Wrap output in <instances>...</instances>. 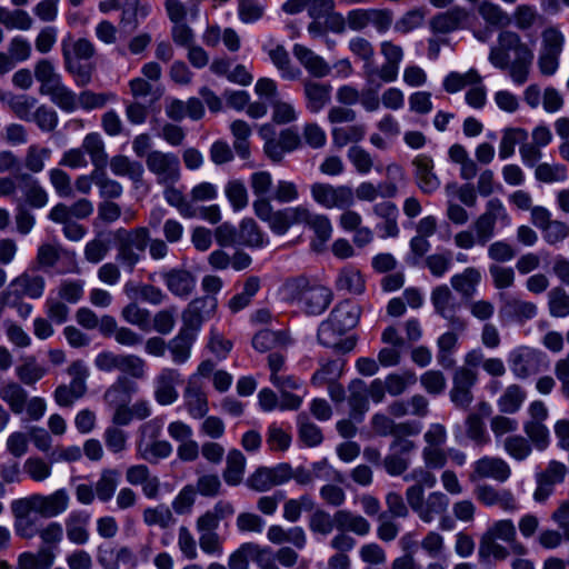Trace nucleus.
<instances>
[{
    "label": "nucleus",
    "mask_w": 569,
    "mask_h": 569,
    "mask_svg": "<svg viewBox=\"0 0 569 569\" xmlns=\"http://www.w3.org/2000/svg\"><path fill=\"white\" fill-rule=\"evenodd\" d=\"M533 58L532 49L511 30H502L498 34L497 44L491 47L488 57L495 68L508 70L511 81L517 86L528 81Z\"/></svg>",
    "instance_id": "nucleus-1"
},
{
    "label": "nucleus",
    "mask_w": 569,
    "mask_h": 569,
    "mask_svg": "<svg viewBox=\"0 0 569 569\" xmlns=\"http://www.w3.org/2000/svg\"><path fill=\"white\" fill-rule=\"evenodd\" d=\"M283 292L288 300L297 302L309 315L322 313L332 300L330 289L310 286L309 280L303 277L286 281Z\"/></svg>",
    "instance_id": "nucleus-2"
},
{
    "label": "nucleus",
    "mask_w": 569,
    "mask_h": 569,
    "mask_svg": "<svg viewBox=\"0 0 569 569\" xmlns=\"http://www.w3.org/2000/svg\"><path fill=\"white\" fill-rule=\"evenodd\" d=\"M116 240L117 262L128 273L134 271L136 266L143 259L149 242V229L139 227L127 230L119 228L113 233Z\"/></svg>",
    "instance_id": "nucleus-3"
},
{
    "label": "nucleus",
    "mask_w": 569,
    "mask_h": 569,
    "mask_svg": "<svg viewBox=\"0 0 569 569\" xmlns=\"http://www.w3.org/2000/svg\"><path fill=\"white\" fill-rule=\"evenodd\" d=\"M386 173L389 178V181L380 182L377 186L370 181H363L359 183L356 190H353L355 200L358 199L360 201L373 202L378 197H397L399 192L397 182H406V172L401 166L397 163H390L386 168Z\"/></svg>",
    "instance_id": "nucleus-4"
},
{
    "label": "nucleus",
    "mask_w": 569,
    "mask_h": 569,
    "mask_svg": "<svg viewBox=\"0 0 569 569\" xmlns=\"http://www.w3.org/2000/svg\"><path fill=\"white\" fill-rule=\"evenodd\" d=\"M565 36L558 28L549 27L542 31L537 60L539 72L542 76L551 77L558 71Z\"/></svg>",
    "instance_id": "nucleus-5"
},
{
    "label": "nucleus",
    "mask_w": 569,
    "mask_h": 569,
    "mask_svg": "<svg viewBox=\"0 0 569 569\" xmlns=\"http://www.w3.org/2000/svg\"><path fill=\"white\" fill-rule=\"evenodd\" d=\"M311 197L326 209L345 210L355 206L353 189L348 184L315 182L310 187Z\"/></svg>",
    "instance_id": "nucleus-6"
},
{
    "label": "nucleus",
    "mask_w": 569,
    "mask_h": 569,
    "mask_svg": "<svg viewBox=\"0 0 569 569\" xmlns=\"http://www.w3.org/2000/svg\"><path fill=\"white\" fill-rule=\"evenodd\" d=\"M148 170L156 176L161 186L176 184L180 180V160L170 152L150 151L146 158Z\"/></svg>",
    "instance_id": "nucleus-7"
},
{
    "label": "nucleus",
    "mask_w": 569,
    "mask_h": 569,
    "mask_svg": "<svg viewBox=\"0 0 569 569\" xmlns=\"http://www.w3.org/2000/svg\"><path fill=\"white\" fill-rule=\"evenodd\" d=\"M430 300L437 315L446 319L455 329H465V322L457 316L460 305L447 284L433 288Z\"/></svg>",
    "instance_id": "nucleus-8"
},
{
    "label": "nucleus",
    "mask_w": 569,
    "mask_h": 569,
    "mask_svg": "<svg viewBox=\"0 0 569 569\" xmlns=\"http://www.w3.org/2000/svg\"><path fill=\"white\" fill-rule=\"evenodd\" d=\"M478 381L477 370L469 368L456 369L452 377L450 400L463 410H467L473 401L472 388Z\"/></svg>",
    "instance_id": "nucleus-9"
},
{
    "label": "nucleus",
    "mask_w": 569,
    "mask_h": 569,
    "mask_svg": "<svg viewBox=\"0 0 569 569\" xmlns=\"http://www.w3.org/2000/svg\"><path fill=\"white\" fill-rule=\"evenodd\" d=\"M181 383V375L177 369L163 368L153 379V397L160 406H171L178 398L177 387Z\"/></svg>",
    "instance_id": "nucleus-10"
},
{
    "label": "nucleus",
    "mask_w": 569,
    "mask_h": 569,
    "mask_svg": "<svg viewBox=\"0 0 569 569\" xmlns=\"http://www.w3.org/2000/svg\"><path fill=\"white\" fill-rule=\"evenodd\" d=\"M567 475V467L557 460H551L547 468L536 473V502H545L555 491V486L561 483Z\"/></svg>",
    "instance_id": "nucleus-11"
},
{
    "label": "nucleus",
    "mask_w": 569,
    "mask_h": 569,
    "mask_svg": "<svg viewBox=\"0 0 569 569\" xmlns=\"http://www.w3.org/2000/svg\"><path fill=\"white\" fill-rule=\"evenodd\" d=\"M218 307L216 296H203L191 300L182 311L183 326L198 331L201 325L213 317Z\"/></svg>",
    "instance_id": "nucleus-12"
},
{
    "label": "nucleus",
    "mask_w": 569,
    "mask_h": 569,
    "mask_svg": "<svg viewBox=\"0 0 569 569\" xmlns=\"http://www.w3.org/2000/svg\"><path fill=\"white\" fill-rule=\"evenodd\" d=\"M46 288V280L42 276L23 272L14 278L8 289L4 291L7 300L16 298V300L28 297L30 299H39L42 297Z\"/></svg>",
    "instance_id": "nucleus-13"
},
{
    "label": "nucleus",
    "mask_w": 569,
    "mask_h": 569,
    "mask_svg": "<svg viewBox=\"0 0 569 569\" xmlns=\"http://www.w3.org/2000/svg\"><path fill=\"white\" fill-rule=\"evenodd\" d=\"M541 353L529 347H519L509 355L512 373L519 379H526L540 370Z\"/></svg>",
    "instance_id": "nucleus-14"
},
{
    "label": "nucleus",
    "mask_w": 569,
    "mask_h": 569,
    "mask_svg": "<svg viewBox=\"0 0 569 569\" xmlns=\"http://www.w3.org/2000/svg\"><path fill=\"white\" fill-rule=\"evenodd\" d=\"M511 476L509 465L498 457H483L473 463V470L469 475L471 482L491 478L498 482L507 481Z\"/></svg>",
    "instance_id": "nucleus-15"
},
{
    "label": "nucleus",
    "mask_w": 569,
    "mask_h": 569,
    "mask_svg": "<svg viewBox=\"0 0 569 569\" xmlns=\"http://www.w3.org/2000/svg\"><path fill=\"white\" fill-rule=\"evenodd\" d=\"M346 331L333 325L330 320L321 322L318 329V341L326 348L333 349L337 353H348L356 346L353 337L343 338Z\"/></svg>",
    "instance_id": "nucleus-16"
},
{
    "label": "nucleus",
    "mask_w": 569,
    "mask_h": 569,
    "mask_svg": "<svg viewBox=\"0 0 569 569\" xmlns=\"http://www.w3.org/2000/svg\"><path fill=\"white\" fill-rule=\"evenodd\" d=\"M478 501L487 507L498 506L506 512H515L519 506L516 497L509 489H497L490 485H479L475 488Z\"/></svg>",
    "instance_id": "nucleus-17"
},
{
    "label": "nucleus",
    "mask_w": 569,
    "mask_h": 569,
    "mask_svg": "<svg viewBox=\"0 0 569 569\" xmlns=\"http://www.w3.org/2000/svg\"><path fill=\"white\" fill-rule=\"evenodd\" d=\"M167 289L178 298L187 299L196 288V276L184 268H172L161 272Z\"/></svg>",
    "instance_id": "nucleus-18"
},
{
    "label": "nucleus",
    "mask_w": 569,
    "mask_h": 569,
    "mask_svg": "<svg viewBox=\"0 0 569 569\" xmlns=\"http://www.w3.org/2000/svg\"><path fill=\"white\" fill-rule=\"evenodd\" d=\"M184 406L193 419L204 418L209 411L208 398L196 376H190L183 391Z\"/></svg>",
    "instance_id": "nucleus-19"
},
{
    "label": "nucleus",
    "mask_w": 569,
    "mask_h": 569,
    "mask_svg": "<svg viewBox=\"0 0 569 569\" xmlns=\"http://www.w3.org/2000/svg\"><path fill=\"white\" fill-rule=\"evenodd\" d=\"M415 167V179L418 188L427 194L439 189L440 180L433 172V160L426 154H418L412 160Z\"/></svg>",
    "instance_id": "nucleus-20"
},
{
    "label": "nucleus",
    "mask_w": 569,
    "mask_h": 569,
    "mask_svg": "<svg viewBox=\"0 0 569 569\" xmlns=\"http://www.w3.org/2000/svg\"><path fill=\"white\" fill-rule=\"evenodd\" d=\"M302 84L306 108L311 113H319L331 101V84L311 79H305Z\"/></svg>",
    "instance_id": "nucleus-21"
},
{
    "label": "nucleus",
    "mask_w": 569,
    "mask_h": 569,
    "mask_svg": "<svg viewBox=\"0 0 569 569\" xmlns=\"http://www.w3.org/2000/svg\"><path fill=\"white\" fill-rule=\"evenodd\" d=\"M301 144L299 134L292 129H284L280 132L276 141L264 143L263 150L268 158L274 162L282 160L287 152L298 149Z\"/></svg>",
    "instance_id": "nucleus-22"
},
{
    "label": "nucleus",
    "mask_w": 569,
    "mask_h": 569,
    "mask_svg": "<svg viewBox=\"0 0 569 569\" xmlns=\"http://www.w3.org/2000/svg\"><path fill=\"white\" fill-rule=\"evenodd\" d=\"M38 513L43 518H53L64 512L69 507L70 497L66 489H58L50 495L36 493Z\"/></svg>",
    "instance_id": "nucleus-23"
},
{
    "label": "nucleus",
    "mask_w": 569,
    "mask_h": 569,
    "mask_svg": "<svg viewBox=\"0 0 569 569\" xmlns=\"http://www.w3.org/2000/svg\"><path fill=\"white\" fill-rule=\"evenodd\" d=\"M335 526L338 531L352 532L363 537L370 532V522L361 515L348 509H339L335 512Z\"/></svg>",
    "instance_id": "nucleus-24"
},
{
    "label": "nucleus",
    "mask_w": 569,
    "mask_h": 569,
    "mask_svg": "<svg viewBox=\"0 0 569 569\" xmlns=\"http://www.w3.org/2000/svg\"><path fill=\"white\" fill-rule=\"evenodd\" d=\"M196 332L197 331L183 326L178 335L169 341L168 350L174 363L182 365L188 361L191 356L192 345L196 340Z\"/></svg>",
    "instance_id": "nucleus-25"
},
{
    "label": "nucleus",
    "mask_w": 569,
    "mask_h": 569,
    "mask_svg": "<svg viewBox=\"0 0 569 569\" xmlns=\"http://www.w3.org/2000/svg\"><path fill=\"white\" fill-rule=\"evenodd\" d=\"M293 54L315 78H325L331 71L330 66L320 56L302 44L293 46Z\"/></svg>",
    "instance_id": "nucleus-26"
},
{
    "label": "nucleus",
    "mask_w": 569,
    "mask_h": 569,
    "mask_svg": "<svg viewBox=\"0 0 569 569\" xmlns=\"http://www.w3.org/2000/svg\"><path fill=\"white\" fill-rule=\"evenodd\" d=\"M359 318L360 307L350 300H345L332 309L328 320L347 332L356 327Z\"/></svg>",
    "instance_id": "nucleus-27"
},
{
    "label": "nucleus",
    "mask_w": 569,
    "mask_h": 569,
    "mask_svg": "<svg viewBox=\"0 0 569 569\" xmlns=\"http://www.w3.org/2000/svg\"><path fill=\"white\" fill-rule=\"evenodd\" d=\"M111 172L117 177H128L134 184L142 182L143 167L124 154L113 156L109 161Z\"/></svg>",
    "instance_id": "nucleus-28"
},
{
    "label": "nucleus",
    "mask_w": 569,
    "mask_h": 569,
    "mask_svg": "<svg viewBox=\"0 0 569 569\" xmlns=\"http://www.w3.org/2000/svg\"><path fill=\"white\" fill-rule=\"evenodd\" d=\"M449 503L450 500L446 493L441 491H432L427 496L426 501L417 516L422 522L430 523L436 517L447 513Z\"/></svg>",
    "instance_id": "nucleus-29"
},
{
    "label": "nucleus",
    "mask_w": 569,
    "mask_h": 569,
    "mask_svg": "<svg viewBox=\"0 0 569 569\" xmlns=\"http://www.w3.org/2000/svg\"><path fill=\"white\" fill-rule=\"evenodd\" d=\"M138 455L149 463H158L171 456L173 448L167 440L147 441L140 439L137 442Z\"/></svg>",
    "instance_id": "nucleus-30"
},
{
    "label": "nucleus",
    "mask_w": 569,
    "mask_h": 569,
    "mask_svg": "<svg viewBox=\"0 0 569 569\" xmlns=\"http://www.w3.org/2000/svg\"><path fill=\"white\" fill-rule=\"evenodd\" d=\"M480 281L481 273L475 267H468L450 278L452 289L465 298H471L477 292Z\"/></svg>",
    "instance_id": "nucleus-31"
},
{
    "label": "nucleus",
    "mask_w": 569,
    "mask_h": 569,
    "mask_svg": "<svg viewBox=\"0 0 569 569\" xmlns=\"http://www.w3.org/2000/svg\"><path fill=\"white\" fill-rule=\"evenodd\" d=\"M90 516L84 511H73L66 520V531L68 539L76 545H84L89 540L87 529Z\"/></svg>",
    "instance_id": "nucleus-32"
},
{
    "label": "nucleus",
    "mask_w": 569,
    "mask_h": 569,
    "mask_svg": "<svg viewBox=\"0 0 569 569\" xmlns=\"http://www.w3.org/2000/svg\"><path fill=\"white\" fill-rule=\"evenodd\" d=\"M501 319L525 321L537 315V306L529 301L510 298L507 299L499 310Z\"/></svg>",
    "instance_id": "nucleus-33"
},
{
    "label": "nucleus",
    "mask_w": 569,
    "mask_h": 569,
    "mask_svg": "<svg viewBox=\"0 0 569 569\" xmlns=\"http://www.w3.org/2000/svg\"><path fill=\"white\" fill-rule=\"evenodd\" d=\"M421 423L418 421H403V422H395L393 433H392V448L399 447L402 451H413L416 449V443L412 440H409L408 437L417 436L421 431Z\"/></svg>",
    "instance_id": "nucleus-34"
},
{
    "label": "nucleus",
    "mask_w": 569,
    "mask_h": 569,
    "mask_svg": "<svg viewBox=\"0 0 569 569\" xmlns=\"http://www.w3.org/2000/svg\"><path fill=\"white\" fill-rule=\"evenodd\" d=\"M33 73L36 80L40 83L39 92L43 96L62 82L61 76L56 71V67L48 59L38 60L34 63Z\"/></svg>",
    "instance_id": "nucleus-35"
},
{
    "label": "nucleus",
    "mask_w": 569,
    "mask_h": 569,
    "mask_svg": "<svg viewBox=\"0 0 569 569\" xmlns=\"http://www.w3.org/2000/svg\"><path fill=\"white\" fill-rule=\"evenodd\" d=\"M246 470V457L238 449L229 450L226 458V468L222 472L223 480L229 486L241 483Z\"/></svg>",
    "instance_id": "nucleus-36"
},
{
    "label": "nucleus",
    "mask_w": 569,
    "mask_h": 569,
    "mask_svg": "<svg viewBox=\"0 0 569 569\" xmlns=\"http://www.w3.org/2000/svg\"><path fill=\"white\" fill-rule=\"evenodd\" d=\"M467 12L463 9L455 8L452 10L439 13L430 20V28L433 32L449 33L460 27L467 19Z\"/></svg>",
    "instance_id": "nucleus-37"
},
{
    "label": "nucleus",
    "mask_w": 569,
    "mask_h": 569,
    "mask_svg": "<svg viewBox=\"0 0 569 569\" xmlns=\"http://www.w3.org/2000/svg\"><path fill=\"white\" fill-rule=\"evenodd\" d=\"M54 553L46 547L37 552H22L18 557L17 569H50L54 562Z\"/></svg>",
    "instance_id": "nucleus-38"
},
{
    "label": "nucleus",
    "mask_w": 569,
    "mask_h": 569,
    "mask_svg": "<svg viewBox=\"0 0 569 569\" xmlns=\"http://www.w3.org/2000/svg\"><path fill=\"white\" fill-rule=\"evenodd\" d=\"M82 150L90 157L94 170L103 169L108 163L104 142L98 132L88 133L82 141Z\"/></svg>",
    "instance_id": "nucleus-39"
},
{
    "label": "nucleus",
    "mask_w": 569,
    "mask_h": 569,
    "mask_svg": "<svg viewBox=\"0 0 569 569\" xmlns=\"http://www.w3.org/2000/svg\"><path fill=\"white\" fill-rule=\"evenodd\" d=\"M437 361L445 369H451L456 365L453 355L458 348V335L453 331L442 333L437 340Z\"/></svg>",
    "instance_id": "nucleus-40"
},
{
    "label": "nucleus",
    "mask_w": 569,
    "mask_h": 569,
    "mask_svg": "<svg viewBox=\"0 0 569 569\" xmlns=\"http://www.w3.org/2000/svg\"><path fill=\"white\" fill-rule=\"evenodd\" d=\"M412 451H402L399 447L389 446V452L382 459V466L386 472L391 477L403 475L410 467V453Z\"/></svg>",
    "instance_id": "nucleus-41"
},
{
    "label": "nucleus",
    "mask_w": 569,
    "mask_h": 569,
    "mask_svg": "<svg viewBox=\"0 0 569 569\" xmlns=\"http://www.w3.org/2000/svg\"><path fill=\"white\" fill-rule=\"evenodd\" d=\"M230 131L233 137V150L241 159L250 157V142L252 130L244 120H234L230 123Z\"/></svg>",
    "instance_id": "nucleus-42"
},
{
    "label": "nucleus",
    "mask_w": 569,
    "mask_h": 569,
    "mask_svg": "<svg viewBox=\"0 0 569 569\" xmlns=\"http://www.w3.org/2000/svg\"><path fill=\"white\" fill-rule=\"evenodd\" d=\"M0 24L8 30L28 31L33 26V19L26 10L0 7Z\"/></svg>",
    "instance_id": "nucleus-43"
},
{
    "label": "nucleus",
    "mask_w": 569,
    "mask_h": 569,
    "mask_svg": "<svg viewBox=\"0 0 569 569\" xmlns=\"http://www.w3.org/2000/svg\"><path fill=\"white\" fill-rule=\"evenodd\" d=\"M307 226L315 232L316 240L311 246L316 251H321L325 243L331 238L332 224L326 214L311 212Z\"/></svg>",
    "instance_id": "nucleus-44"
},
{
    "label": "nucleus",
    "mask_w": 569,
    "mask_h": 569,
    "mask_svg": "<svg viewBox=\"0 0 569 569\" xmlns=\"http://www.w3.org/2000/svg\"><path fill=\"white\" fill-rule=\"evenodd\" d=\"M0 397L16 415H20L26 409L28 392L18 382L6 383L0 391Z\"/></svg>",
    "instance_id": "nucleus-45"
},
{
    "label": "nucleus",
    "mask_w": 569,
    "mask_h": 569,
    "mask_svg": "<svg viewBox=\"0 0 569 569\" xmlns=\"http://www.w3.org/2000/svg\"><path fill=\"white\" fill-rule=\"evenodd\" d=\"M120 473L116 469H103L94 483L97 498L101 502H108L113 497L119 485Z\"/></svg>",
    "instance_id": "nucleus-46"
},
{
    "label": "nucleus",
    "mask_w": 569,
    "mask_h": 569,
    "mask_svg": "<svg viewBox=\"0 0 569 569\" xmlns=\"http://www.w3.org/2000/svg\"><path fill=\"white\" fill-rule=\"evenodd\" d=\"M526 391L519 385L508 386L498 399V408L502 413H515L522 406Z\"/></svg>",
    "instance_id": "nucleus-47"
},
{
    "label": "nucleus",
    "mask_w": 569,
    "mask_h": 569,
    "mask_svg": "<svg viewBox=\"0 0 569 569\" xmlns=\"http://www.w3.org/2000/svg\"><path fill=\"white\" fill-rule=\"evenodd\" d=\"M238 233L239 244L250 248H261L266 243L262 231L258 227L257 222L251 218H247L241 221Z\"/></svg>",
    "instance_id": "nucleus-48"
},
{
    "label": "nucleus",
    "mask_w": 569,
    "mask_h": 569,
    "mask_svg": "<svg viewBox=\"0 0 569 569\" xmlns=\"http://www.w3.org/2000/svg\"><path fill=\"white\" fill-rule=\"evenodd\" d=\"M319 369L311 377V385L323 387L337 381L342 373V363L338 360H320Z\"/></svg>",
    "instance_id": "nucleus-49"
},
{
    "label": "nucleus",
    "mask_w": 569,
    "mask_h": 569,
    "mask_svg": "<svg viewBox=\"0 0 569 569\" xmlns=\"http://www.w3.org/2000/svg\"><path fill=\"white\" fill-rule=\"evenodd\" d=\"M260 289V279L256 276L247 278L243 284V290L234 295L228 302V308L231 312L236 313L248 307Z\"/></svg>",
    "instance_id": "nucleus-50"
},
{
    "label": "nucleus",
    "mask_w": 569,
    "mask_h": 569,
    "mask_svg": "<svg viewBox=\"0 0 569 569\" xmlns=\"http://www.w3.org/2000/svg\"><path fill=\"white\" fill-rule=\"evenodd\" d=\"M134 389H131V383L126 376H120L118 379L106 390L103 398L111 406L126 405Z\"/></svg>",
    "instance_id": "nucleus-51"
},
{
    "label": "nucleus",
    "mask_w": 569,
    "mask_h": 569,
    "mask_svg": "<svg viewBox=\"0 0 569 569\" xmlns=\"http://www.w3.org/2000/svg\"><path fill=\"white\" fill-rule=\"evenodd\" d=\"M528 132L522 128H507L502 131L499 144V157L502 160L510 158L515 153L516 146L527 141Z\"/></svg>",
    "instance_id": "nucleus-52"
},
{
    "label": "nucleus",
    "mask_w": 569,
    "mask_h": 569,
    "mask_svg": "<svg viewBox=\"0 0 569 569\" xmlns=\"http://www.w3.org/2000/svg\"><path fill=\"white\" fill-rule=\"evenodd\" d=\"M166 201L177 208L179 213L184 218H193L197 216V208L187 200L182 191L177 189L174 184H166L163 190Z\"/></svg>",
    "instance_id": "nucleus-53"
},
{
    "label": "nucleus",
    "mask_w": 569,
    "mask_h": 569,
    "mask_svg": "<svg viewBox=\"0 0 569 569\" xmlns=\"http://www.w3.org/2000/svg\"><path fill=\"white\" fill-rule=\"evenodd\" d=\"M93 179L102 199H118L122 196L123 188L121 183L110 178L103 169L93 170Z\"/></svg>",
    "instance_id": "nucleus-54"
},
{
    "label": "nucleus",
    "mask_w": 569,
    "mask_h": 569,
    "mask_svg": "<svg viewBox=\"0 0 569 569\" xmlns=\"http://www.w3.org/2000/svg\"><path fill=\"white\" fill-rule=\"evenodd\" d=\"M510 19L513 20L518 30L527 31L538 24L542 17L535 6L519 4L515 8Z\"/></svg>",
    "instance_id": "nucleus-55"
},
{
    "label": "nucleus",
    "mask_w": 569,
    "mask_h": 569,
    "mask_svg": "<svg viewBox=\"0 0 569 569\" xmlns=\"http://www.w3.org/2000/svg\"><path fill=\"white\" fill-rule=\"evenodd\" d=\"M46 96L64 112H73L78 109V96L63 82L52 88Z\"/></svg>",
    "instance_id": "nucleus-56"
},
{
    "label": "nucleus",
    "mask_w": 569,
    "mask_h": 569,
    "mask_svg": "<svg viewBox=\"0 0 569 569\" xmlns=\"http://www.w3.org/2000/svg\"><path fill=\"white\" fill-rule=\"evenodd\" d=\"M387 392L391 397L402 395L410 386L417 382V376L411 370H405L400 373H390L385 379Z\"/></svg>",
    "instance_id": "nucleus-57"
},
{
    "label": "nucleus",
    "mask_w": 569,
    "mask_h": 569,
    "mask_svg": "<svg viewBox=\"0 0 569 569\" xmlns=\"http://www.w3.org/2000/svg\"><path fill=\"white\" fill-rule=\"evenodd\" d=\"M366 127L363 124H351L347 127H335L331 131L332 143L342 148L348 143H357L363 139Z\"/></svg>",
    "instance_id": "nucleus-58"
},
{
    "label": "nucleus",
    "mask_w": 569,
    "mask_h": 569,
    "mask_svg": "<svg viewBox=\"0 0 569 569\" xmlns=\"http://www.w3.org/2000/svg\"><path fill=\"white\" fill-rule=\"evenodd\" d=\"M481 76L477 70L470 69L466 73L450 72L443 80V88L449 93H455L463 89L467 84H480Z\"/></svg>",
    "instance_id": "nucleus-59"
},
{
    "label": "nucleus",
    "mask_w": 569,
    "mask_h": 569,
    "mask_svg": "<svg viewBox=\"0 0 569 569\" xmlns=\"http://www.w3.org/2000/svg\"><path fill=\"white\" fill-rule=\"evenodd\" d=\"M337 289L359 295L365 289V281L359 270L352 267L343 268L337 278Z\"/></svg>",
    "instance_id": "nucleus-60"
},
{
    "label": "nucleus",
    "mask_w": 569,
    "mask_h": 569,
    "mask_svg": "<svg viewBox=\"0 0 569 569\" xmlns=\"http://www.w3.org/2000/svg\"><path fill=\"white\" fill-rule=\"evenodd\" d=\"M16 375L22 383L31 386L46 375V369L38 365L33 356H29L16 368Z\"/></svg>",
    "instance_id": "nucleus-61"
},
{
    "label": "nucleus",
    "mask_w": 569,
    "mask_h": 569,
    "mask_svg": "<svg viewBox=\"0 0 569 569\" xmlns=\"http://www.w3.org/2000/svg\"><path fill=\"white\" fill-rule=\"evenodd\" d=\"M549 313L553 318L569 317V293L561 287H555L548 292Z\"/></svg>",
    "instance_id": "nucleus-62"
},
{
    "label": "nucleus",
    "mask_w": 569,
    "mask_h": 569,
    "mask_svg": "<svg viewBox=\"0 0 569 569\" xmlns=\"http://www.w3.org/2000/svg\"><path fill=\"white\" fill-rule=\"evenodd\" d=\"M505 451L515 460L523 461L532 452V445L520 435L509 436L503 440Z\"/></svg>",
    "instance_id": "nucleus-63"
},
{
    "label": "nucleus",
    "mask_w": 569,
    "mask_h": 569,
    "mask_svg": "<svg viewBox=\"0 0 569 569\" xmlns=\"http://www.w3.org/2000/svg\"><path fill=\"white\" fill-rule=\"evenodd\" d=\"M261 551V547L259 545L247 542L243 543L237 551H234L228 561L230 569H248V561L251 559L252 561H257V557Z\"/></svg>",
    "instance_id": "nucleus-64"
}]
</instances>
